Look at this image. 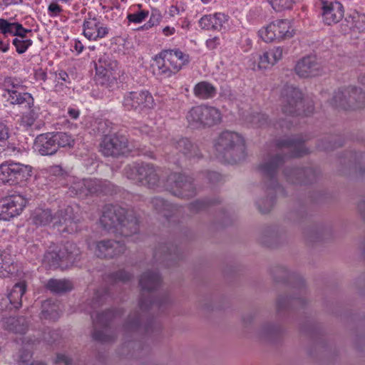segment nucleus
Masks as SVG:
<instances>
[{"label": "nucleus", "mask_w": 365, "mask_h": 365, "mask_svg": "<svg viewBox=\"0 0 365 365\" xmlns=\"http://www.w3.org/2000/svg\"><path fill=\"white\" fill-rule=\"evenodd\" d=\"M248 120L255 127H263L271 124V122L268 121L267 115L261 113H256L250 115Z\"/></svg>", "instance_id": "obj_50"}, {"label": "nucleus", "mask_w": 365, "mask_h": 365, "mask_svg": "<svg viewBox=\"0 0 365 365\" xmlns=\"http://www.w3.org/2000/svg\"><path fill=\"white\" fill-rule=\"evenodd\" d=\"M195 97L202 100L213 98L217 94V88L211 83L202 81L197 83L193 88Z\"/></svg>", "instance_id": "obj_37"}, {"label": "nucleus", "mask_w": 365, "mask_h": 365, "mask_svg": "<svg viewBox=\"0 0 365 365\" xmlns=\"http://www.w3.org/2000/svg\"><path fill=\"white\" fill-rule=\"evenodd\" d=\"M215 149L216 157L226 163H237L245 158V140L235 132L221 133L215 140Z\"/></svg>", "instance_id": "obj_5"}, {"label": "nucleus", "mask_w": 365, "mask_h": 365, "mask_svg": "<svg viewBox=\"0 0 365 365\" xmlns=\"http://www.w3.org/2000/svg\"><path fill=\"white\" fill-rule=\"evenodd\" d=\"M22 108H27L28 111L23 113L19 120V125L25 129L32 127L36 119L38 118V108L34 106V101L32 105L18 104Z\"/></svg>", "instance_id": "obj_38"}, {"label": "nucleus", "mask_w": 365, "mask_h": 365, "mask_svg": "<svg viewBox=\"0 0 365 365\" xmlns=\"http://www.w3.org/2000/svg\"><path fill=\"white\" fill-rule=\"evenodd\" d=\"M122 103L125 110L138 113L153 108L155 104L153 96L146 90L126 92Z\"/></svg>", "instance_id": "obj_17"}, {"label": "nucleus", "mask_w": 365, "mask_h": 365, "mask_svg": "<svg viewBox=\"0 0 365 365\" xmlns=\"http://www.w3.org/2000/svg\"><path fill=\"white\" fill-rule=\"evenodd\" d=\"M258 34L264 41L271 42L290 38L293 36V29L288 20L277 19L262 28Z\"/></svg>", "instance_id": "obj_18"}, {"label": "nucleus", "mask_w": 365, "mask_h": 365, "mask_svg": "<svg viewBox=\"0 0 365 365\" xmlns=\"http://www.w3.org/2000/svg\"><path fill=\"white\" fill-rule=\"evenodd\" d=\"M123 313V310L120 309L116 310L108 309L98 314L95 319L92 318L93 324V339L101 343L113 341L116 336L114 334L110 333L107 327L113 318L122 315Z\"/></svg>", "instance_id": "obj_15"}, {"label": "nucleus", "mask_w": 365, "mask_h": 365, "mask_svg": "<svg viewBox=\"0 0 365 365\" xmlns=\"http://www.w3.org/2000/svg\"><path fill=\"white\" fill-rule=\"evenodd\" d=\"M34 145L36 150L42 155H51L58 150L53 133H47L38 135L35 140Z\"/></svg>", "instance_id": "obj_31"}, {"label": "nucleus", "mask_w": 365, "mask_h": 365, "mask_svg": "<svg viewBox=\"0 0 365 365\" xmlns=\"http://www.w3.org/2000/svg\"><path fill=\"white\" fill-rule=\"evenodd\" d=\"M26 286L24 282L14 284L8 295L1 299L0 310L19 309L22 305V297L26 292Z\"/></svg>", "instance_id": "obj_28"}, {"label": "nucleus", "mask_w": 365, "mask_h": 365, "mask_svg": "<svg viewBox=\"0 0 365 365\" xmlns=\"http://www.w3.org/2000/svg\"><path fill=\"white\" fill-rule=\"evenodd\" d=\"M53 137L58 149L61 147H72L74 144V139L71 135L63 132L53 133Z\"/></svg>", "instance_id": "obj_47"}, {"label": "nucleus", "mask_w": 365, "mask_h": 365, "mask_svg": "<svg viewBox=\"0 0 365 365\" xmlns=\"http://www.w3.org/2000/svg\"><path fill=\"white\" fill-rule=\"evenodd\" d=\"M61 309L58 304L51 299L44 301L41 305V319L56 320L60 317Z\"/></svg>", "instance_id": "obj_40"}, {"label": "nucleus", "mask_w": 365, "mask_h": 365, "mask_svg": "<svg viewBox=\"0 0 365 365\" xmlns=\"http://www.w3.org/2000/svg\"><path fill=\"white\" fill-rule=\"evenodd\" d=\"M58 338V333L55 330H47L43 333V339L48 344L55 342Z\"/></svg>", "instance_id": "obj_57"}, {"label": "nucleus", "mask_w": 365, "mask_h": 365, "mask_svg": "<svg viewBox=\"0 0 365 365\" xmlns=\"http://www.w3.org/2000/svg\"><path fill=\"white\" fill-rule=\"evenodd\" d=\"M150 205L158 213L161 214L167 219L176 215L181 210L180 207L170 204L160 197H153L150 200Z\"/></svg>", "instance_id": "obj_33"}, {"label": "nucleus", "mask_w": 365, "mask_h": 365, "mask_svg": "<svg viewBox=\"0 0 365 365\" xmlns=\"http://www.w3.org/2000/svg\"><path fill=\"white\" fill-rule=\"evenodd\" d=\"M346 20L354 31L361 33L365 31V14L354 11Z\"/></svg>", "instance_id": "obj_45"}, {"label": "nucleus", "mask_w": 365, "mask_h": 365, "mask_svg": "<svg viewBox=\"0 0 365 365\" xmlns=\"http://www.w3.org/2000/svg\"><path fill=\"white\" fill-rule=\"evenodd\" d=\"M331 104L344 110H355L365 106V93L354 86L339 88L331 99Z\"/></svg>", "instance_id": "obj_10"}, {"label": "nucleus", "mask_w": 365, "mask_h": 365, "mask_svg": "<svg viewBox=\"0 0 365 365\" xmlns=\"http://www.w3.org/2000/svg\"><path fill=\"white\" fill-rule=\"evenodd\" d=\"M278 272L282 274V277L285 278V280L294 284V287L299 291V293L294 297H279L277 301V311L280 312L289 307L304 306L305 304L304 294L306 293V290L303 278L297 273L290 272L284 267H279Z\"/></svg>", "instance_id": "obj_9"}, {"label": "nucleus", "mask_w": 365, "mask_h": 365, "mask_svg": "<svg viewBox=\"0 0 365 365\" xmlns=\"http://www.w3.org/2000/svg\"><path fill=\"white\" fill-rule=\"evenodd\" d=\"M124 175L150 189L165 190L166 180L163 178V170L151 163L130 164L125 167Z\"/></svg>", "instance_id": "obj_6"}, {"label": "nucleus", "mask_w": 365, "mask_h": 365, "mask_svg": "<svg viewBox=\"0 0 365 365\" xmlns=\"http://www.w3.org/2000/svg\"><path fill=\"white\" fill-rule=\"evenodd\" d=\"M100 151L106 157H118L131 151L128 138L123 135H106L100 144Z\"/></svg>", "instance_id": "obj_19"}, {"label": "nucleus", "mask_w": 365, "mask_h": 365, "mask_svg": "<svg viewBox=\"0 0 365 365\" xmlns=\"http://www.w3.org/2000/svg\"><path fill=\"white\" fill-rule=\"evenodd\" d=\"M0 326L6 330L16 334H24L28 329V322L24 317H0Z\"/></svg>", "instance_id": "obj_35"}, {"label": "nucleus", "mask_w": 365, "mask_h": 365, "mask_svg": "<svg viewBox=\"0 0 365 365\" xmlns=\"http://www.w3.org/2000/svg\"><path fill=\"white\" fill-rule=\"evenodd\" d=\"M110 29L99 18L88 16L83 24V34L90 41H98L108 36Z\"/></svg>", "instance_id": "obj_23"}, {"label": "nucleus", "mask_w": 365, "mask_h": 365, "mask_svg": "<svg viewBox=\"0 0 365 365\" xmlns=\"http://www.w3.org/2000/svg\"><path fill=\"white\" fill-rule=\"evenodd\" d=\"M161 18H162L161 14L158 10H157V9L153 10L151 12V15H150L149 21L146 24H145L143 26H142L140 27V29H142V30L149 29L152 28L153 26L158 25L160 23Z\"/></svg>", "instance_id": "obj_53"}, {"label": "nucleus", "mask_w": 365, "mask_h": 365, "mask_svg": "<svg viewBox=\"0 0 365 365\" xmlns=\"http://www.w3.org/2000/svg\"><path fill=\"white\" fill-rule=\"evenodd\" d=\"M154 259L165 267H171L182 259V254L173 244H160L154 252Z\"/></svg>", "instance_id": "obj_25"}, {"label": "nucleus", "mask_w": 365, "mask_h": 365, "mask_svg": "<svg viewBox=\"0 0 365 365\" xmlns=\"http://www.w3.org/2000/svg\"><path fill=\"white\" fill-rule=\"evenodd\" d=\"M282 110L289 115H308L312 109L307 112L303 110V94L302 91L292 85H285L281 91Z\"/></svg>", "instance_id": "obj_13"}, {"label": "nucleus", "mask_w": 365, "mask_h": 365, "mask_svg": "<svg viewBox=\"0 0 365 365\" xmlns=\"http://www.w3.org/2000/svg\"><path fill=\"white\" fill-rule=\"evenodd\" d=\"M133 277V274L124 269H120L110 275V280L113 283L126 282Z\"/></svg>", "instance_id": "obj_52"}, {"label": "nucleus", "mask_w": 365, "mask_h": 365, "mask_svg": "<svg viewBox=\"0 0 365 365\" xmlns=\"http://www.w3.org/2000/svg\"><path fill=\"white\" fill-rule=\"evenodd\" d=\"M110 123L108 120H100L98 123L97 130L99 133L102 134L104 136L106 135H110V132L111 130Z\"/></svg>", "instance_id": "obj_55"}, {"label": "nucleus", "mask_w": 365, "mask_h": 365, "mask_svg": "<svg viewBox=\"0 0 365 365\" xmlns=\"http://www.w3.org/2000/svg\"><path fill=\"white\" fill-rule=\"evenodd\" d=\"M220 38L217 36H215L212 38H209L206 41V46L210 50L215 49L217 47V46L220 45Z\"/></svg>", "instance_id": "obj_64"}, {"label": "nucleus", "mask_w": 365, "mask_h": 365, "mask_svg": "<svg viewBox=\"0 0 365 365\" xmlns=\"http://www.w3.org/2000/svg\"><path fill=\"white\" fill-rule=\"evenodd\" d=\"M22 344L26 347L19 356V360L22 363H28L31 358V351L28 349L31 345H34L39 342L37 338L32 339L30 336H25L21 339Z\"/></svg>", "instance_id": "obj_46"}, {"label": "nucleus", "mask_w": 365, "mask_h": 365, "mask_svg": "<svg viewBox=\"0 0 365 365\" xmlns=\"http://www.w3.org/2000/svg\"><path fill=\"white\" fill-rule=\"evenodd\" d=\"M81 255L77 245L67 242L58 251H48L43 257V263L50 269H64L76 262Z\"/></svg>", "instance_id": "obj_8"}, {"label": "nucleus", "mask_w": 365, "mask_h": 365, "mask_svg": "<svg viewBox=\"0 0 365 365\" xmlns=\"http://www.w3.org/2000/svg\"><path fill=\"white\" fill-rule=\"evenodd\" d=\"M228 19L222 13H216L214 15H205L199 21L200 26L202 29L220 31L227 23Z\"/></svg>", "instance_id": "obj_32"}, {"label": "nucleus", "mask_w": 365, "mask_h": 365, "mask_svg": "<svg viewBox=\"0 0 365 365\" xmlns=\"http://www.w3.org/2000/svg\"><path fill=\"white\" fill-rule=\"evenodd\" d=\"M2 86L8 93L7 101L10 103L14 105L26 104L27 106L33 104L34 98L30 93L19 91L23 86L16 78L5 77L2 82Z\"/></svg>", "instance_id": "obj_20"}, {"label": "nucleus", "mask_w": 365, "mask_h": 365, "mask_svg": "<svg viewBox=\"0 0 365 365\" xmlns=\"http://www.w3.org/2000/svg\"><path fill=\"white\" fill-rule=\"evenodd\" d=\"M284 163V156L277 154L268 157L259 166L263 179V188L268 195L266 199H260L257 202V208L262 213H267L272 210L277 195H286L278 181L279 168Z\"/></svg>", "instance_id": "obj_3"}, {"label": "nucleus", "mask_w": 365, "mask_h": 365, "mask_svg": "<svg viewBox=\"0 0 365 365\" xmlns=\"http://www.w3.org/2000/svg\"><path fill=\"white\" fill-rule=\"evenodd\" d=\"M149 12L146 10H140L137 12L129 14L127 16L129 22L140 24L148 16Z\"/></svg>", "instance_id": "obj_54"}, {"label": "nucleus", "mask_w": 365, "mask_h": 365, "mask_svg": "<svg viewBox=\"0 0 365 365\" xmlns=\"http://www.w3.org/2000/svg\"><path fill=\"white\" fill-rule=\"evenodd\" d=\"M48 14L51 16H56L61 13L62 9L56 2H52L49 4V6L48 7Z\"/></svg>", "instance_id": "obj_60"}, {"label": "nucleus", "mask_w": 365, "mask_h": 365, "mask_svg": "<svg viewBox=\"0 0 365 365\" xmlns=\"http://www.w3.org/2000/svg\"><path fill=\"white\" fill-rule=\"evenodd\" d=\"M54 362L57 365H72L71 359L63 354H57Z\"/></svg>", "instance_id": "obj_59"}, {"label": "nucleus", "mask_w": 365, "mask_h": 365, "mask_svg": "<svg viewBox=\"0 0 365 365\" xmlns=\"http://www.w3.org/2000/svg\"><path fill=\"white\" fill-rule=\"evenodd\" d=\"M118 66V62L115 60L104 53L101 56L98 61L95 63L96 73L102 76H108L112 74V71H114Z\"/></svg>", "instance_id": "obj_36"}, {"label": "nucleus", "mask_w": 365, "mask_h": 365, "mask_svg": "<svg viewBox=\"0 0 365 365\" xmlns=\"http://www.w3.org/2000/svg\"><path fill=\"white\" fill-rule=\"evenodd\" d=\"M281 332L279 326L274 324H263L257 331V336L261 340L271 341Z\"/></svg>", "instance_id": "obj_42"}, {"label": "nucleus", "mask_w": 365, "mask_h": 365, "mask_svg": "<svg viewBox=\"0 0 365 365\" xmlns=\"http://www.w3.org/2000/svg\"><path fill=\"white\" fill-rule=\"evenodd\" d=\"M347 160L349 168L354 169L356 172L364 173L365 169L362 168L361 163H365V155L362 153L349 152L344 157V163Z\"/></svg>", "instance_id": "obj_43"}, {"label": "nucleus", "mask_w": 365, "mask_h": 365, "mask_svg": "<svg viewBox=\"0 0 365 365\" xmlns=\"http://www.w3.org/2000/svg\"><path fill=\"white\" fill-rule=\"evenodd\" d=\"M95 255L101 259H113L123 255L126 247L120 241L113 239H103L93 243Z\"/></svg>", "instance_id": "obj_21"}, {"label": "nucleus", "mask_w": 365, "mask_h": 365, "mask_svg": "<svg viewBox=\"0 0 365 365\" xmlns=\"http://www.w3.org/2000/svg\"><path fill=\"white\" fill-rule=\"evenodd\" d=\"M101 227L124 237H132L139 232V221L133 210L117 205H106L100 217Z\"/></svg>", "instance_id": "obj_4"}, {"label": "nucleus", "mask_w": 365, "mask_h": 365, "mask_svg": "<svg viewBox=\"0 0 365 365\" xmlns=\"http://www.w3.org/2000/svg\"><path fill=\"white\" fill-rule=\"evenodd\" d=\"M161 282V277L157 271L148 270L140 276L139 279L141 287L139 301L140 313L138 311L130 313L123 326L125 341L119 351L120 355L138 357L137 352L142 349L141 343L130 340V338L143 331L149 333L158 328L159 326L153 319L148 317V311L154 307L163 309L171 303V299L168 292H163L157 299H153L155 291L160 287Z\"/></svg>", "instance_id": "obj_1"}, {"label": "nucleus", "mask_w": 365, "mask_h": 365, "mask_svg": "<svg viewBox=\"0 0 365 365\" xmlns=\"http://www.w3.org/2000/svg\"><path fill=\"white\" fill-rule=\"evenodd\" d=\"M165 190L182 199H190L197 195L193 178L180 173H172L168 175Z\"/></svg>", "instance_id": "obj_12"}, {"label": "nucleus", "mask_w": 365, "mask_h": 365, "mask_svg": "<svg viewBox=\"0 0 365 365\" xmlns=\"http://www.w3.org/2000/svg\"><path fill=\"white\" fill-rule=\"evenodd\" d=\"M27 203V200L21 195H12L0 201V220H9L19 215Z\"/></svg>", "instance_id": "obj_22"}, {"label": "nucleus", "mask_w": 365, "mask_h": 365, "mask_svg": "<svg viewBox=\"0 0 365 365\" xmlns=\"http://www.w3.org/2000/svg\"><path fill=\"white\" fill-rule=\"evenodd\" d=\"M46 287L54 294H63L72 290L73 283L67 279L53 278L47 282Z\"/></svg>", "instance_id": "obj_39"}, {"label": "nucleus", "mask_w": 365, "mask_h": 365, "mask_svg": "<svg viewBox=\"0 0 365 365\" xmlns=\"http://www.w3.org/2000/svg\"><path fill=\"white\" fill-rule=\"evenodd\" d=\"M170 145L175 150L173 154L181 153L188 159H199L201 153L196 145H194L188 138L176 137L170 140Z\"/></svg>", "instance_id": "obj_27"}, {"label": "nucleus", "mask_w": 365, "mask_h": 365, "mask_svg": "<svg viewBox=\"0 0 365 365\" xmlns=\"http://www.w3.org/2000/svg\"><path fill=\"white\" fill-rule=\"evenodd\" d=\"M32 223L36 226L50 224L60 233L73 234L80 230L81 217L78 208L71 205L58 209L53 213L50 209L36 208L31 216Z\"/></svg>", "instance_id": "obj_2"}, {"label": "nucleus", "mask_w": 365, "mask_h": 365, "mask_svg": "<svg viewBox=\"0 0 365 365\" xmlns=\"http://www.w3.org/2000/svg\"><path fill=\"white\" fill-rule=\"evenodd\" d=\"M285 180L294 185H307L316 180L319 173L313 168L302 169L287 167L284 171Z\"/></svg>", "instance_id": "obj_24"}, {"label": "nucleus", "mask_w": 365, "mask_h": 365, "mask_svg": "<svg viewBox=\"0 0 365 365\" xmlns=\"http://www.w3.org/2000/svg\"><path fill=\"white\" fill-rule=\"evenodd\" d=\"M305 140L301 136L289 137L279 140L277 147L287 150L289 157H301L308 153V149L304 145Z\"/></svg>", "instance_id": "obj_29"}, {"label": "nucleus", "mask_w": 365, "mask_h": 365, "mask_svg": "<svg viewBox=\"0 0 365 365\" xmlns=\"http://www.w3.org/2000/svg\"><path fill=\"white\" fill-rule=\"evenodd\" d=\"M11 255L6 251H0V275L5 276L4 272H11V266L13 264Z\"/></svg>", "instance_id": "obj_48"}, {"label": "nucleus", "mask_w": 365, "mask_h": 365, "mask_svg": "<svg viewBox=\"0 0 365 365\" xmlns=\"http://www.w3.org/2000/svg\"><path fill=\"white\" fill-rule=\"evenodd\" d=\"M344 16V9L341 4L337 1L322 2V19L327 25L338 23Z\"/></svg>", "instance_id": "obj_30"}, {"label": "nucleus", "mask_w": 365, "mask_h": 365, "mask_svg": "<svg viewBox=\"0 0 365 365\" xmlns=\"http://www.w3.org/2000/svg\"><path fill=\"white\" fill-rule=\"evenodd\" d=\"M0 31L2 35L16 36L12 44L15 46L18 53L22 54L33 44L32 40L27 38V34L31 33V29H25L21 24L12 21H4L0 22Z\"/></svg>", "instance_id": "obj_14"}, {"label": "nucleus", "mask_w": 365, "mask_h": 365, "mask_svg": "<svg viewBox=\"0 0 365 365\" xmlns=\"http://www.w3.org/2000/svg\"><path fill=\"white\" fill-rule=\"evenodd\" d=\"M163 52L165 56V62L168 63L175 74L189 63V56L179 50H167Z\"/></svg>", "instance_id": "obj_34"}, {"label": "nucleus", "mask_w": 365, "mask_h": 365, "mask_svg": "<svg viewBox=\"0 0 365 365\" xmlns=\"http://www.w3.org/2000/svg\"><path fill=\"white\" fill-rule=\"evenodd\" d=\"M269 1L276 11L291 9L295 3L294 0H269Z\"/></svg>", "instance_id": "obj_51"}, {"label": "nucleus", "mask_w": 365, "mask_h": 365, "mask_svg": "<svg viewBox=\"0 0 365 365\" xmlns=\"http://www.w3.org/2000/svg\"><path fill=\"white\" fill-rule=\"evenodd\" d=\"M106 294H107L106 291L104 292V294H103L101 293V292L97 291L95 293V297H94L93 300L92 308L94 309V308L101 305L103 304L104 296Z\"/></svg>", "instance_id": "obj_61"}, {"label": "nucleus", "mask_w": 365, "mask_h": 365, "mask_svg": "<svg viewBox=\"0 0 365 365\" xmlns=\"http://www.w3.org/2000/svg\"><path fill=\"white\" fill-rule=\"evenodd\" d=\"M207 179L210 182L215 183L222 180V175L217 172H207Z\"/></svg>", "instance_id": "obj_63"}, {"label": "nucleus", "mask_w": 365, "mask_h": 365, "mask_svg": "<svg viewBox=\"0 0 365 365\" xmlns=\"http://www.w3.org/2000/svg\"><path fill=\"white\" fill-rule=\"evenodd\" d=\"M186 119L191 128L198 129L220 123L222 114L215 107L201 105L192 107L187 112Z\"/></svg>", "instance_id": "obj_7"}, {"label": "nucleus", "mask_w": 365, "mask_h": 365, "mask_svg": "<svg viewBox=\"0 0 365 365\" xmlns=\"http://www.w3.org/2000/svg\"><path fill=\"white\" fill-rule=\"evenodd\" d=\"M4 21H12L11 19H0V22ZM1 24L0 23V25ZM0 34H2V32L0 31ZM8 36H4L3 35V38H0V51L3 53H6L10 48V41L7 38Z\"/></svg>", "instance_id": "obj_56"}, {"label": "nucleus", "mask_w": 365, "mask_h": 365, "mask_svg": "<svg viewBox=\"0 0 365 365\" xmlns=\"http://www.w3.org/2000/svg\"><path fill=\"white\" fill-rule=\"evenodd\" d=\"M220 202L218 200L210 201V200H197L188 205V209L192 214L197 213L198 212L205 210L209 205Z\"/></svg>", "instance_id": "obj_49"}, {"label": "nucleus", "mask_w": 365, "mask_h": 365, "mask_svg": "<svg viewBox=\"0 0 365 365\" xmlns=\"http://www.w3.org/2000/svg\"><path fill=\"white\" fill-rule=\"evenodd\" d=\"M110 184L97 179H82L74 181L68 190L70 196L87 197L90 195L109 192Z\"/></svg>", "instance_id": "obj_16"}, {"label": "nucleus", "mask_w": 365, "mask_h": 365, "mask_svg": "<svg viewBox=\"0 0 365 365\" xmlns=\"http://www.w3.org/2000/svg\"><path fill=\"white\" fill-rule=\"evenodd\" d=\"M268 56L267 55L262 54L259 56V67L261 68H267L269 66H272L275 64V63H272V61H269V59L267 58Z\"/></svg>", "instance_id": "obj_62"}, {"label": "nucleus", "mask_w": 365, "mask_h": 365, "mask_svg": "<svg viewBox=\"0 0 365 365\" xmlns=\"http://www.w3.org/2000/svg\"><path fill=\"white\" fill-rule=\"evenodd\" d=\"M272 63H277L283 56V48L280 46L274 47L270 49Z\"/></svg>", "instance_id": "obj_58"}, {"label": "nucleus", "mask_w": 365, "mask_h": 365, "mask_svg": "<svg viewBox=\"0 0 365 365\" xmlns=\"http://www.w3.org/2000/svg\"><path fill=\"white\" fill-rule=\"evenodd\" d=\"M32 175V168L29 165L6 161L0 165V183L14 185L28 180Z\"/></svg>", "instance_id": "obj_11"}, {"label": "nucleus", "mask_w": 365, "mask_h": 365, "mask_svg": "<svg viewBox=\"0 0 365 365\" xmlns=\"http://www.w3.org/2000/svg\"><path fill=\"white\" fill-rule=\"evenodd\" d=\"M153 70L157 75L163 78H168L175 74L168 63L165 62V56L163 55V52L155 57Z\"/></svg>", "instance_id": "obj_41"}, {"label": "nucleus", "mask_w": 365, "mask_h": 365, "mask_svg": "<svg viewBox=\"0 0 365 365\" xmlns=\"http://www.w3.org/2000/svg\"><path fill=\"white\" fill-rule=\"evenodd\" d=\"M279 238L280 233L277 228L268 227L261 233L259 241L266 246L272 247L277 242Z\"/></svg>", "instance_id": "obj_44"}, {"label": "nucleus", "mask_w": 365, "mask_h": 365, "mask_svg": "<svg viewBox=\"0 0 365 365\" xmlns=\"http://www.w3.org/2000/svg\"><path fill=\"white\" fill-rule=\"evenodd\" d=\"M294 70L298 76L304 78L315 77L323 73V67L315 56H307L300 59Z\"/></svg>", "instance_id": "obj_26"}]
</instances>
